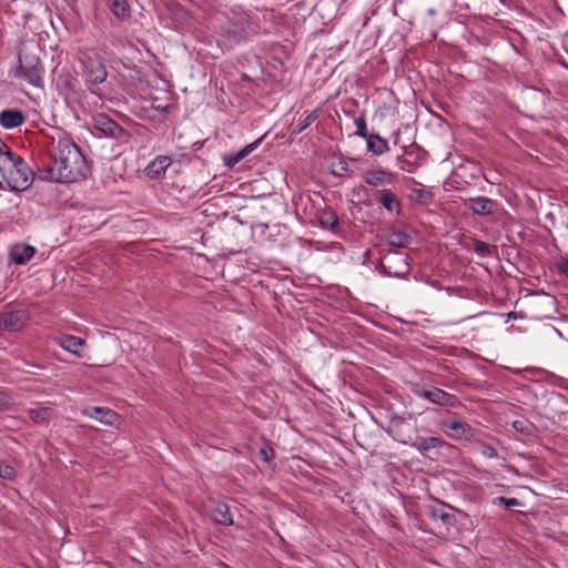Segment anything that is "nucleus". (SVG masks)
I'll return each instance as SVG.
<instances>
[{
  "label": "nucleus",
  "instance_id": "nucleus-25",
  "mask_svg": "<svg viewBox=\"0 0 568 568\" xmlns=\"http://www.w3.org/2000/svg\"><path fill=\"white\" fill-rule=\"evenodd\" d=\"M355 126H356V134L366 139L368 136L367 134V126L366 121L364 116H358L355 119Z\"/></svg>",
  "mask_w": 568,
  "mask_h": 568
},
{
  "label": "nucleus",
  "instance_id": "nucleus-5",
  "mask_svg": "<svg viewBox=\"0 0 568 568\" xmlns=\"http://www.w3.org/2000/svg\"><path fill=\"white\" fill-rule=\"evenodd\" d=\"M92 125L95 131L106 138L120 140L126 135L125 131L115 121L103 113L92 118Z\"/></svg>",
  "mask_w": 568,
  "mask_h": 568
},
{
  "label": "nucleus",
  "instance_id": "nucleus-10",
  "mask_svg": "<svg viewBox=\"0 0 568 568\" xmlns=\"http://www.w3.org/2000/svg\"><path fill=\"white\" fill-rule=\"evenodd\" d=\"M442 427L447 436L454 439L466 438L470 435L471 428L465 422L459 419H448L442 423Z\"/></svg>",
  "mask_w": 568,
  "mask_h": 568
},
{
  "label": "nucleus",
  "instance_id": "nucleus-35",
  "mask_svg": "<svg viewBox=\"0 0 568 568\" xmlns=\"http://www.w3.org/2000/svg\"><path fill=\"white\" fill-rule=\"evenodd\" d=\"M558 268L561 273H564L566 276H568V260L561 261L558 264Z\"/></svg>",
  "mask_w": 568,
  "mask_h": 568
},
{
  "label": "nucleus",
  "instance_id": "nucleus-3",
  "mask_svg": "<svg viewBox=\"0 0 568 568\" xmlns=\"http://www.w3.org/2000/svg\"><path fill=\"white\" fill-rule=\"evenodd\" d=\"M32 49H36L33 45ZM44 68L39 57L31 51V48L26 47L19 53V64L13 70V77L19 80H24L30 85L42 87L43 84Z\"/></svg>",
  "mask_w": 568,
  "mask_h": 568
},
{
  "label": "nucleus",
  "instance_id": "nucleus-24",
  "mask_svg": "<svg viewBox=\"0 0 568 568\" xmlns=\"http://www.w3.org/2000/svg\"><path fill=\"white\" fill-rule=\"evenodd\" d=\"M332 173L337 176L351 174V169L346 160H339L333 165Z\"/></svg>",
  "mask_w": 568,
  "mask_h": 568
},
{
  "label": "nucleus",
  "instance_id": "nucleus-2",
  "mask_svg": "<svg viewBox=\"0 0 568 568\" xmlns=\"http://www.w3.org/2000/svg\"><path fill=\"white\" fill-rule=\"evenodd\" d=\"M0 174L12 191L28 190L34 179V173L27 162L0 141Z\"/></svg>",
  "mask_w": 568,
  "mask_h": 568
},
{
  "label": "nucleus",
  "instance_id": "nucleus-36",
  "mask_svg": "<svg viewBox=\"0 0 568 568\" xmlns=\"http://www.w3.org/2000/svg\"><path fill=\"white\" fill-rule=\"evenodd\" d=\"M438 517L445 523L449 521V519L452 518V516L447 513H440Z\"/></svg>",
  "mask_w": 568,
  "mask_h": 568
},
{
  "label": "nucleus",
  "instance_id": "nucleus-18",
  "mask_svg": "<svg viewBox=\"0 0 568 568\" xmlns=\"http://www.w3.org/2000/svg\"><path fill=\"white\" fill-rule=\"evenodd\" d=\"M318 221L322 227L329 230L332 232H337L338 230V217L331 210H323L318 213Z\"/></svg>",
  "mask_w": 568,
  "mask_h": 568
},
{
  "label": "nucleus",
  "instance_id": "nucleus-28",
  "mask_svg": "<svg viewBox=\"0 0 568 568\" xmlns=\"http://www.w3.org/2000/svg\"><path fill=\"white\" fill-rule=\"evenodd\" d=\"M474 248H475V252L481 256H486L491 253V246L481 241H476L474 244Z\"/></svg>",
  "mask_w": 568,
  "mask_h": 568
},
{
  "label": "nucleus",
  "instance_id": "nucleus-31",
  "mask_svg": "<svg viewBox=\"0 0 568 568\" xmlns=\"http://www.w3.org/2000/svg\"><path fill=\"white\" fill-rule=\"evenodd\" d=\"M260 456L264 462H270L274 458V450L268 446H263L260 449Z\"/></svg>",
  "mask_w": 568,
  "mask_h": 568
},
{
  "label": "nucleus",
  "instance_id": "nucleus-27",
  "mask_svg": "<svg viewBox=\"0 0 568 568\" xmlns=\"http://www.w3.org/2000/svg\"><path fill=\"white\" fill-rule=\"evenodd\" d=\"M316 119L315 112L308 113L301 122L296 129V133L303 132L306 128H308Z\"/></svg>",
  "mask_w": 568,
  "mask_h": 568
},
{
  "label": "nucleus",
  "instance_id": "nucleus-34",
  "mask_svg": "<svg viewBox=\"0 0 568 568\" xmlns=\"http://www.w3.org/2000/svg\"><path fill=\"white\" fill-rule=\"evenodd\" d=\"M242 160H237V153L231 154L227 156L226 163L229 166H234Z\"/></svg>",
  "mask_w": 568,
  "mask_h": 568
},
{
  "label": "nucleus",
  "instance_id": "nucleus-30",
  "mask_svg": "<svg viewBox=\"0 0 568 568\" xmlns=\"http://www.w3.org/2000/svg\"><path fill=\"white\" fill-rule=\"evenodd\" d=\"M256 145H257V141L246 145L245 148H243L242 150L236 152L237 160H243L244 158H246L251 152H253L255 150Z\"/></svg>",
  "mask_w": 568,
  "mask_h": 568
},
{
  "label": "nucleus",
  "instance_id": "nucleus-22",
  "mask_svg": "<svg viewBox=\"0 0 568 568\" xmlns=\"http://www.w3.org/2000/svg\"><path fill=\"white\" fill-rule=\"evenodd\" d=\"M110 10L120 19H125L130 16V8L126 0H112L110 3Z\"/></svg>",
  "mask_w": 568,
  "mask_h": 568
},
{
  "label": "nucleus",
  "instance_id": "nucleus-37",
  "mask_svg": "<svg viewBox=\"0 0 568 568\" xmlns=\"http://www.w3.org/2000/svg\"><path fill=\"white\" fill-rule=\"evenodd\" d=\"M485 454H486L487 456H489V457H494V456H496V453H495V452H494V449H491V448H487V452H485Z\"/></svg>",
  "mask_w": 568,
  "mask_h": 568
},
{
  "label": "nucleus",
  "instance_id": "nucleus-8",
  "mask_svg": "<svg viewBox=\"0 0 568 568\" xmlns=\"http://www.w3.org/2000/svg\"><path fill=\"white\" fill-rule=\"evenodd\" d=\"M172 165V159L168 155H158L144 169L148 178L158 180L164 176L166 170Z\"/></svg>",
  "mask_w": 568,
  "mask_h": 568
},
{
  "label": "nucleus",
  "instance_id": "nucleus-9",
  "mask_svg": "<svg viewBox=\"0 0 568 568\" xmlns=\"http://www.w3.org/2000/svg\"><path fill=\"white\" fill-rule=\"evenodd\" d=\"M82 414L108 426L114 425L119 419V415L108 407H87Z\"/></svg>",
  "mask_w": 568,
  "mask_h": 568
},
{
  "label": "nucleus",
  "instance_id": "nucleus-16",
  "mask_svg": "<svg viewBox=\"0 0 568 568\" xmlns=\"http://www.w3.org/2000/svg\"><path fill=\"white\" fill-rule=\"evenodd\" d=\"M211 517L215 523L221 525L231 526L233 524L230 507L221 501L214 504L211 510Z\"/></svg>",
  "mask_w": 568,
  "mask_h": 568
},
{
  "label": "nucleus",
  "instance_id": "nucleus-15",
  "mask_svg": "<svg viewBox=\"0 0 568 568\" xmlns=\"http://www.w3.org/2000/svg\"><path fill=\"white\" fill-rule=\"evenodd\" d=\"M394 175L384 170H371L364 174V181L372 186H382L393 183Z\"/></svg>",
  "mask_w": 568,
  "mask_h": 568
},
{
  "label": "nucleus",
  "instance_id": "nucleus-13",
  "mask_svg": "<svg viewBox=\"0 0 568 568\" xmlns=\"http://www.w3.org/2000/svg\"><path fill=\"white\" fill-rule=\"evenodd\" d=\"M24 122L23 113L18 109H6L0 112V124L4 129H16Z\"/></svg>",
  "mask_w": 568,
  "mask_h": 568
},
{
  "label": "nucleus",
  "instance_id": "nucleus-11",
  "mask_svg": "<svg viewBox=\"0 0 568 568\" xmlns=\"http://www.w3.org/2000/svg\"><path fill=\"white\" fill-rule=\"evenodd\" d=\"M467 206L475 214L479 215L494 214L498 209V204L494 200L488 199L486 196L469 199Z\"/></svg>",
  "mask_w": 568,
  "mask_h": 568
},
{
  "label": "nucleus",
  "instance_id": "nucleus-20",
  "mask_svg": "<svg viewBox=\"0 0 568 568\" xmlns=\"http://www.w3.org/2000/svg\"><path fill=\"white\" fill-rule=\"evenodd\" d=\"M443 445V440L438 437H423L418 438L412 444L414 448L419 452H428Z\"/></svg>",
  "mask_w": 568,
  "mask_h": 568
},
{
  "label": "nucleus",
  "instance_id": "nucleus-32",
  "mask_svg": "<svg viewBox=\"0 0 568 568\" xmlns=\"http://www.w3.org/2000/svg\"><path fill=\"white\" fill-rule=\"evenodd\" d=\"M10 404V395L3 390H0V410L8 408Z\"/></svg>",
  "mask_w": 568,
  "mask_h": 568
},
{
  "label": "nucleus",
  "instance_id": "nucleus-21",
  "mask_svg": "<svg viewBox=\"0 0 568 568\" xmlns=\"http://www.w3.org/2000/svg\"><path fill=\"white\" fill-rule=\"evenodd\" d=\"M379 203L389 212H393V211H396L399 209L398 200L388 190H383L381 192Z\"/></svg>",
  "mask_w": 568,
  "mask_h": 568
},
{
  "label": "nucleus",
  "instance_id": "nucleus-1",
  "mask_svg": "<svg viewBox=\"0 0 568 568\" xmlns=\"http://www.w3.org/2000/svg\"><path fill=\"white\" fill-rule=\"evenodd\" d=\"M47 179L59 183H73L85 178L88 165L78 144L67 133L51 138L48 146Z\"/></svg>",
  "mask_w": 568,
  "mask_h": 568
},
{
  "label": "nucleus",
  "instance_id": "nucleus-14",
  "mask_svg": "<svg viewBox=\"0 0 568 568\" xmlns=\"http://www.w3.org/2000/svg\"><path fill=\"white\" fill-rule=\"evenodd\" d=\"M57 343L64 351L70 352L79 357L82 356L81 351L85 344L84 339L73 335H63L57 338Z\"/></svg>",
  "mask_w": 568,
  "mask_h": 568
},
{
  "label": "nucleus",
  "instance_id": "nucleus-12",
  "mask_svg": "<svg viewBox=\"0 0 568 568\" xmlns=\"http://www.w3.org/2000/svg\"><path fill=\"white\" fill-rule=\"evenodd\" d=\"M36 252L32 245L17 243L10 250V257L16 264L23 265L34 256Z\"/></svg>",
  "mask_w": 568,
  "mask_h": 568
},
{
  "label": "nucleus",
  "instance_id": "nucleus-19",
  "mask_svg": "<svg viewBox=\"0 0 568 568\" xmlns=\"http://www.w3.org/2000/svg\"><path fill=\"white\" fill-rule=\"evenodd\" d=\"M28 415L33 423L43 424L52 417L53 410L50 407L31 408Z\"/></svg>",
  "mask_w": 568,
  "mask_h": 568
},
{
  "label": "nucleus",
  "instance_id": "nucleus-4",
  "mask_svg": "<svg viewBox=\"0 0 568 568\" xmlns=\"http://www.w3.org/2000/svg\"><path fill=\"white\" fill-rule=\"evenodd\" d=\"M85 81L89 84H100L105 81L108 72L97 54L88 55L83 61Z\"/></svg>",
  "mask_w": 568,
  "mask_h": 568
},
{
  "label": "nucleus",
  "instance_id": "nucleus-17",
  "mask_svg": "<svg viewBox=\"0 0 568 568\" xmlns=\"http://www.w3.org/2000/svg\"><path fill=\"white\" fill-rule=\"evenodd\" d=\"M368 150L375 155H382L388 151V142L377 134H371L366 138Z\"/></svg>",
  "mask_w": 568,
  "mask_h": 568
},
{
  "label": "nucleus",
  "instance_id": "nucleus-6",
  "mask_svg": "<svg viewBox=\"0 0 568 568\" xmlns=\"http://www.w3.org/2000/svg\"><path fill=\"white\" fill-rule=\"evenodd\" d=\"M29 314L24 310L0 313V329L6 332H19L29 322Z\"/></svg>",
  "mask_w": 568,
  "mask_h": 568
},
{
  "label": "nucleus",
  "instance_id": "nucleus-26",
  "mask_svg": "<svg viewBox=\"0 0 568 568\" xmlns=\"http://www.w3.org/2000/svg\"><path fill=\"white\" fill-rule=\"evenodd\" d=\"M0 477L4 480H13L16 477V469L10 465H0Z\"/></svg>",
  "mask_w": 568,
  "mask_h": 568
},
{
  "label": "nucleus",
  "instance_id": "nucleus-33",
  "mask_svg": "<svg viewBox=\"0 0 568 568\" xmlns=\"http://www.w3.org/2000/svg\"><path fill=\"white\" fill-rule=\"evenodd\" d=\"M498 500H499L500 504H504L508 508L515 507V506L519 505V500L516 499V498L499 497Z\"/></svg>",
  "mask_w": 568,
  "mask_h": 568
},
{
  "label": "nucleus",
  "instance_id": "nucleus-7",
  "mask_svg": "<svg viewBox=\"0 0 568 568\" xmlns=\"http://www.w3.org/2000/svg\"><path fill=\"white\" fill-rule=\"evenodd\" d=\"M414 393L418 397L443 406H454L456 403V397L454 395L436 387L429 389L416 388L414 389Z\"/></svg>",
  "mask_w": 568,
  "mask_h": 568
},
{
  "label": "nucleus",
  "instance_id": "nucleus-23",
  "mask_svg": "<svg viewBox=\"0 0 568 568\" xmlns=\"http://www.w3.org/2000/svg\"><path fill=\"white\" fill-rule=\"evenodd\" d=\"M409 242L410 237L400 231H394L388 236V243L392 246L406 247Z\"/></svg>",
  "mask_w": 568,
  "mask_h": 568
},
{
  "label": "nucleus",
  "instance_id": "nucleus-29",
  "mask_svg": "<svg viewBox=\"0 0 568 568\" xmlns=\"http://www.w3.org/2000/svg\"><path fill=\"white\" fill-rule=\"evenodd\" d=\"M256 145H257V141L246 145L245 148H243L242 150L236 152L237 160H243L244 158H246L251 152H253L255 150Z\"/></svg>",
  "mask_w": 568,
  "mask_h": 568
}]
</instances>
